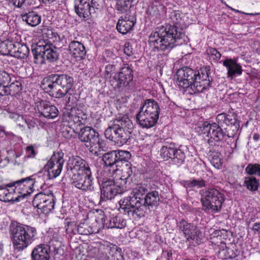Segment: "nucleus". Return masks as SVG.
<instances>
[{
  "mask_svg": "<svg viewBox=\"0 0 260 260\" xmlns=\"http://www.w3.org/2000/svg\"><path fill=\"white\" fill-rule=\"evenodd\" d=\"M164 3V0H152L147 8L148 17L155 23H160L166 13L167 8Z\"/></svg>",
  "mask_w": 260,
  "mask_h": 260,
  "instance_id": "obj_19",
  "label": "nucleus"
},
{
  "mask_svg": "<svg viewBox=\"0 0 260 260\" xmlns=\"http://www.w3.org/2000/svg\"><path fill=\"white\" fill-rule=\"evenodd\" d=\"M25 151L26 153V157L35 158L37 155V152L32 145L27 146L26 147Z\"/></svg>",
  "mask_w": 260,
  "mask_h": 260,
  "instance_id": "obj_58",
  "label": "nucleus"
},
{
  "mask_svg": "<svg viewBox=\"0 0 260 260\" xmlns=\"http://www.w3.org/2000/svg\"><path fill=\"white\" fill-rule=\"evenodd\" d=\"M8 184L0 186V201L4 202H18L19 197L13 186H7Z\"/></svg>",
  "mask_w": 260,
  "mask_h": 260,
  "instance_id": "obj_28",
  "label": "nucleus"
},
{
  "mask_svg": "<svg viewBox=\"0 0 260 260\" xmlns=\"http://www.w3.org/2000/svg\"><path fill=\"white\" fill-rule=\"evenodd\" d=\"M8 95L14 96L19 93L22 90L21 83L19 81H15L11 84L8 85Z\"/></svg>",
  "mask_w": 260,
  "mask_h": 260,
  "instance_id": "obj_43",
  "label": "nucleus"
},
{
  "mask_svg": "<svg viewBox=\"0 0 260 260\" xmlns=\"http://www.w3.org/2000/svg\"><path fill=\"white\" fill-rule=\"evenodd\" d=\"M133 80L132 65L123 63L120 71L115 74L110 81L115 89L126 91L131 89Z\"/></svg>",
  "mask_w": 260,
  "mask_h": 260,
  "instance_id": "obj_13",
  "label": "nucleus"
},
{
  "mask_svg": "<svg viewBox=\"0 0 260 260\" xmlns=\"http://www.w3.org/2000/svg\"><path fill=\"white\" fill-rule=\"evenodd\" d=\"M114 172H117L119 175L120 178L117 179L120 183L122 181L125 183V186H127V179L131 176L133 171L132 170V165L128 161H123L120 165L115 170H113Z\"/></svg>",
  "mask_w": 260,
  "mask_h": 260,
  "instance_id": "obj_30",
  "label": "nucleus"
},
{
  "mask_svg": "<svg viewBox=\"0 0 260 260\" xmlns=\"http://www.w3.org/2000/svg\"><path fill=\"white\" fill-rule=\"evenodd\" d=\"M14 6L17 8H20L24 3L25 0H9Z\"/></svg>",
  "mask_w": 260,
  "mask_h": 260,
  "instance_id": "obj_63",
  "label": "nucleus"
},
{
  "mask_svg": "<svg viewBox=\"0 0 260 260\" xmlns=\"http://www.w3.org/2000/svg\"><path fill=\"white\" fill-rule=\"evenodd\" d=\"M223 66L227 69V77L232 79L236 75H241L243 70L241 66L235 59H226L222 61Z\"/></svg>",
  "mask_w": 260,
  "mask_h": 260,
  "instance_id": "obj_29",
  "label": "nucleus"
},
{
  "mask_svg": "<svg viewBox=\"0 0 260 260\" xmlns=\"http://www.w3.org/2000/svg\"><path fill=\"white\" fill-rule=\"evenodd\" d=\"M78 132V138L83 142L88 143L86 145L89 151L92 153L98 155L99 151L103 148L104 141L100 138L98 132L89 126L80 128Z\"/></svg>",
  "mask_w": 260,
  "mask_h": 260,
  "instance_id": "obj_11",
  "label": "nucleus"
},
{
  "mask_svg": "<svg viewBox=\"0 0 260 260\" xmlns=\"http://www.w3.org/2000/svg\"><path fill=\"white\" fill-rule=\"evenodd\" d=\"M101 200L106 201L113 199L115 196L122 194L127 190L128 186L125 183H120L117 179L114 181L112 179H107L102 184Z\"/></svg>",
  "mask_w": 260,
  "mask_h": 260,
  "instance_id": "obj_14",
  "label": "nucleus"
},
{
  "mask_svg": "<svg viewBox=\"0 0 260 260\" xmlns=\"http://www.w3.org/2000/svg\"><path fill=\"white\" fill-rule=\"evenodd\" d=\"M136 23L135 17L129 12H127L119 18L116 25V29L119 33L126 35L131 32Z\"/></svg>",
  "mask_w": 260,
  "mask_h": 260,
  "instance_id": "obj_25",
  "label": "nucleus"
},
{
  "mask_svg": "<svg viewBox=\"0 0 260 260\" xmlns=\"http://www.w3.org/2000/svg\"><path fill=\"white\" fill-rule=\"evenodd\" d=\"M15 45L11 41L6 40L0 44V52L3 55H8L11 53Z\"/></svg>",
  "mask_w": 260,
  "mask_h": 260,
  "instance_id": "obj_47",
  "label": "nucleus"
},
{
  "mask_svg": "<svg viewBox=\"0 0 260 260\" xmlns=\"http://www.w3.org/2000/svg\"><path fill=\"white\" fill-rule=\"evenodd\" d=\"M244 185L247 189L251 191H257L259 186L258 180L254 177H247L245 178Z\"/></svg>",
  "mask_w": 260,
  "mask_h": 260,
  "instance_id": "obj_41",
  "label": "nucleus"
},
{
  "mask_svg": "<svg viewBox=\"0 0 260 260\" xmlns=\"http://www.w3.org/2000/svg\"><path fill=\"white\" fill-rule=\"evenodd\" d=\"M67 100L65 108L66 111H71L73 109H84L85 106L83 105H78L79 96L76 93H71L69 92L67 94Z\"/></svg>",
  "mask_w": 260,
  "mask_h": 260,
  "instance_id": "obj_38",
  "label": "nucleus"
},
{
  "mask_svg": "<svg viewBox=\"0 0 260 260\" xmlns=\"http://www.w3.org/2000/svg\"><path fill=\"white\" fill-rule=\"evenodd\" d=\"M117 155V161L118 164L120 165L123 162V161H128L131 157V154L129 152L124 150H115Z\"/></svg>",
  "mask_w": 260,
  "mask_h": 260,
  "instance_id": "obj_50",
  "label": "nucleus"
},
{
  "mask_svg": "<svg viewBox=\"0 0 260 260\" xmlns=\"http://www.w3.org/2000/svg\"><path fill=\"white\" fill-rule=\"evenodd\" d=\"M7 155L3 159L0 160V168H4L11 162L14 160V155H16V152L12 149L7 150Z\"/></svg>",
  "mask_w": 260,
  "mask_h": 260,
  "instance_id": "obj_48",
  "label": "nucleus"
},
{
  "mask_svg": "<svg viewBox=\"0 0 260 260\" xmlns=\"http://www.w3.org/2000/svg\"><path fill=\"white\" fill-rule=\"evenodd\" d=\"M45 181L43 176L34 174L30 176L22 178L8 183L7 186H13L19 201L27 199L36 190L42 188Z\"/></svg>",
  "mask_w": 260,
  "mask_h": 260,
  "instance_id": "obj_6",
  "label": "nucleus"
},
{
  "mask_svg": "<svg viewBox=\"0 0 260 260\" xmlns=\"http://www.w3.org/2000/svg\"><path fill=\"white\" fill-rule=\"evenodd\" d=\"M29 54V49L25 44H21L18 48L17 51H14V56L15 57L20 59L26 58Z\"/></svg>",
  "mask_w": 260,
  "mask_h": 260,
  "instance_id": "obj_45",
  "label": "nucleus"
},
{
  "mask_svg": "<svg viewBox=\"0 0 260 260\" xmlns=\"http://www.w3.org/2000/svg\"><path fill=\"white\" fill-rule=\"evenodd\" d=\"M10 81V75L5 71L0 70V83L9 84Z\"/></svg>",
  "mask_w": 260,
  "mask_h": 260,
  "instance_id": "obj_55",
  "label": "nucleus"
},
{
  "mask_svg": "<svg viewBox=\"0 0 260 260\" xmlns=\"http://www.w3.org/2000/svg\"><path fill=\"white\" fill-rule=\"evenodd\" d=\"M205 54L210 60L218 61L221 58V53L215 48L208 47L206 49Z\"/></svg>",
  "mask_w": 260,
  "mask_h": 260,
  "instance_id": "obj_44",
  "label": "nucleus"
},
{
  "mask_svg": "<svg viewBox=\"0 0 260 260\" xmlns=\"http://www.w3.org/2000/svg\"><path fill=\"white\" fill-rule=\"evenodd\" d=\"M43 37L47 38L48 39H51L53 38V31L51 29L48 28H44L42 31Z\"/></svg>",
  "mask_w": 260,
  "mask_h": 260,
  "instance_id": "obj_59",
  "label": "nucleus"
},
{
  "mask_svg": "<svg viewBox=\"0 0 260 260\" xmlns=\"http://www.w3.org/2000/svg\"><path fill=\"white\" fill-rule=\"evenodd\" d=\"M136 119L137 123L142 127L149 128L155 125L158 118L140 110L136 115Z\"/></svg>",
  "mask_w": 260,
  "mask_h": 260,
  "instance_id": "obj_27",
  "label": "nucleus"
},
{
  "mask_svg": "<svg viewBox=\"0 0 260 260\" xmlns=\"http://www.w3.org/2000/svg\"><path fill=\"white\" fill-rule=\"evenodd\" d=\"M225 249H223L220 252V254L223 255V258L225 259H233L237 255V250L234 246L232 247L224 246Z\"/></svg>",
  "mask_w": 260,
  "mask_h": 260,
  "instance_id": "obj_42",
  "label": "nucleus"
},
{
  "mask_svg": "<svg viewBox=\"0 0 260 260\" xmlns=\"http://www.w3.org/2000/svg\"><path fill=\"white\" fill-rule=\"evenodd\" d=\"M172 255V253L171 250H163L162 253V256L166 257H167L168 260H170V257Z\"/></svg>",
  "mask_w": 260,
  "mask_h": 260,
  "instance_id": "obj_64",
  "label": "nucleus"
},
{
  "mask_svg": "<svg viewBox=\"0 0 260 260\" xmlns=\"http://www.w3.org/2000/svg\"><path fill=\"white\" fill-rule=\"evenodd\" d=\"M183 185L186 188H192L194 187L202 188L206 186V182L203 179L183 181Z\"/></svg>",
  "mask_w": 260,
  "mask_h": 260,
  "instance_id": "obj_46",
  "label": "nucleus"
},
{
  "mask_svg": "<svg viewBox=\"0 0 260 260\" xmlns=\"http://www.w3.org/2000/svg\"><path fill=\"white\" fill-rule=\"evenodd\" d=\"M159 155L164 161H170L173 164L180 166L186 158L185 150L182 146L177 145L173 141L165 140L159 150Z\"/></svg>",
  "mask_w": 260,
  "mask_h": 260,
  "instance_id": "obj_8",
  "label": "nucleus"
},
{
  "mask_svg": "<svg viewBox=\"0 0 260 260\" xmlns=\"http://www.w3.org/2000/svg\"><path fill=\"white\" fill-rule=\"evenodd\" d=\"M8 84L0 83V95L5 96L8 95Z\"/></svg>",
  "mask_w": 260,
  "mask_h": 260,
  "instance_id": "obj_61",
  "label": "nucleus"
},
{
  "mask_svg": "<svg viewBox=\"0 0 260 260\" xmlns=\"http://www.w3.org/2000/svg\"><path fill=\"white\" fill-rule=\"evenodd\" d=\"M53 48L54 46L49 42L40 41L36 45L32 46V53L35 63H42L45 58L50 62L56 61L58 57L57 52Z\"/></svg>",
  "mask_w": 260,
  "mask_h": 260,
  "instance_id": "obj_12",
  "label": "nucleus"
},
{
  "mask_svg": "<svg viewBox=\"0 0 260 260\" xmlns=\"http://www.w3.org/2000/svg\"><path fill=\"white\" fill-rule=\"evenodd\" d=\"M56 202V199L53 193L46 194L40 192L35 196L32 204L37 208L38 214L47 215L54 209Z\"/></svg>",
  "mask_w": 260,
  "mask_h": 260,
  "instance_id": "obj_15",
  "label": "nucleus"
},
{
  "mask_svg": "<svg viewBox=\"0 0 260 260\" xmlns=\"http://www.w3.org/2000/svg\"><path fill=\"white\" fill-rule=\"evenodd\" d=\"M60 133L63 137L67 139L75 137L78 133L77 127L73 126V124L62 123L61 126Z\"/></svg>",
  "mask_w": 260,
  "mask_h": 260,
  "instance_id": "obj_39",
  "label": "nucleus"
},
{
  "mask_svg": "<svg viewBox=\"0 0 260 260\" xmlns=\"http://www.w3.org/2000/svg\"><path fill=\"white\" fill-rule=\"evenodd\" d=\"M21 17L23 21L32 27L38 25L41 22V17L37 12L31 11L28 12H22Z\"/></svg>",
  "mask_w": 260,
  "mask_h": 260,
  "instance_id": "obj_36",
  "label": "nucleus"
},
{
  "mask_svg": "<svg viewBox=\"0 0 260 260\" xmlns=\"http://www.w3.org/2000/svg\"><path fill=\"white\" fill-rule=\"evenodd\" d=\"M88 225L84 223H81L78 224L76 234L88 235L90 234L89 231L87 229Z\"/></svg>",
  "mask_w": 260,
  "mask_h": 260,
  "instance_id": "obj_53",
  "label": "nucleus"
},
{
  "mask_svg": "<svg viewBox=\"0 0 260 260\" xmlns=\"http://www.w3.org/2000/svg\"><path fill=\"white\" fill-rule=\"evenodd\" d=\"M95 221L99 224L100 229H123L126 225V221L121 213L113 214L107 217L103 211H101L99 216L95 218Z\"/></svg>",
  "mask_w": 260,
  "mask_h": 260,
  "instance_id": "obj_16",
  "label": "nucleus"
},
{
  "mask_svg": "<svg viewBox=\"0 0 260 260\" xmlns=\"http://www.w3.org/2000/svg\"><path fill=\"white\" fill-rule=\"evenodd\" d=\"M228 237V231L225 230H218L215 231L211 235V240L213 244L219 247L224 248L225 245V241Z\"/></svg>",
  "mask_w": 260,
  "mask_h": 260,
  "instance_id": "obj_34",
  "label": "nucleus"
},
{
  "mask_svg": "<svg viewBox=\"0 0 260 260\" xmlns=\"http://www.w3.org/2000/svg\"><path fill=\"white\" fill-rule=\"evenodd\" d=\"M183 14L179 10L169 11L167 19L169 25L156 28L150 34L148 40L151 48L150 54L156 56L158 59L165 55L161 52H170L175 46L177 40L181 39L184 34L179 27L183 23Z\"/></svg>",
  "mask_w": 260,
  "mask_h": 260,
  "instance_id": "obj_1",
  "label": "nucleus"
},
{
  "mask_svg": "<svg viewBox=\"0 0 260 260\" xmlns=\"http://www.w3.org/2000/svg\"><path fill=\"white\" fill-rule=\"evenodd\" d=\"M211 162L216 168H218L221 165L220 159L218 156H214L211 160Z\"/></svg>",
  "mask_w": 260,
  "mask_h": 260,
  "instance_id": "obj_62",
  "label": "nucleus"
},
{
  "mask_svg": "<svg viewBox=\"0 0 260 260\" xmlns=\"http://www.w3.org/2000/svg\"><path fill=\"white\" fill-rule=\"evenodd\" d=\"M50 254L49 246L40 244L33 249L31 255L33 260H49Z\"/></svg>",
  "mask_w": 260,
  "mask_h": 260,
  "instance_id": "obj_31",
  "label": "nucleus"
},
{
  "mask_svg": "<svg viewBox=\"0 0 260 260\" xmlns=\"http://www.w3.org/2000/svg\"><path fill=\"white\" fill-rule=\"evenodd\" d=\"M106 56L104 57V60L105 62H110V60H108L107 58L110 57L112 59H114L116 58V55L111 51L107 50L105 52Z\"/></svg>",
  "mask_w": 260,
  "mask_h": 260,
  "instance_id": "obj_60",
  "label": "nucleus"
},
{
  "mask_svg": "<svg viewBox=\"0 0 260 260\" xmlns=\"http://www.w3.org/2000/svg\"><path fill=\"white\" fill-rule=\"evenodd\" d=\"M93 178L91 172L76 174L72 176V184L77 188L83 191H92Z\"/></svg>",
  "mask_w": 260,
  "mask_h": 260,
  "instance_id": "obj_21",
  "label": "nucleus"
},
{
  "mask_svg": "<svg viewBox=\"0 0 260 260\" xmlns=\"http://www.w3.org/2000/svg\"><path fill=\"white\" fill-rule=\"evenodd\" d=\"M201 201L206 210L214 213L219 212L224 201V196L215 188H208L201 191Z\"/></svg>",
  "mask_w": 260,
  "mask_h": 260,
  "instance_id": "obj_10",
  "label": "nucleus"
},
{
  "mask_svg": "<svg viewBox=\"0 0 260 260\" xmlns=\"http://www.w3.org/2000/svg\"><path fill=\"white\" fill-rule=\"evenodd\" d=\"M144 112L155 116L159 118L160 108L158 103L153 99L146 100L142 107L140 108Z\"/></svg>",
  "mask_w": 260,
  "mask_h": 260,
  "instance_id": "obj_35",
  "label": "nucleus"
},
{
  "mask_svg": "<svg viewBox=\"0 0 260 260\" xmlns=\"http://www.w3.org/2000/svg\"><path fill=\"white\" fill-rule=\"evenodd\" d=\"M84 109H73L69 111H64L63 113L62 119L64 122L70 124H72L73 126L76 127L83 124V120L86 117Z\"/></svg>",
  "mask_w": 260,
  "mask_h": 260,
  "instance_id": "obj_24",
  "label": "nucleus"
},
{
  "mask_svg": "<svg viewBox=\"0 0 260 260\" xmlns=\"http://www.w3.org/2000/svg\"><path fill=\"white\" fill-rule=\"evenodd\" d=\"M64 155L61 150L53 152L47 161L44 170L47 171L49 178H55L60 175L64 162Z\"/></svg>",
  "mask_w": 260,
  "mask_h": 260,
  "instance_id": "obj_17",
  "label": "nucleus"
},
{
  "mask_svg": "<svg viewBox=\"0 0 260 260\" xmlns=\"http://www.w3.org/2000/svg\"><path fill=\"white\" fill-rule=\"evenodd\" d=\"M37 109L40 115L48 119H54L59 113L56 107L47 101L40 102L37 105Z\"/></svg>",
  "mask_w": 260,
  "mask_h": 260,
  "instance_id": "obj_26",
  "label": "nucleus"
},
{
  "mask_svg": "<svg viewBox=\"0 0 260 260\" xmlns=\"http://www.w3.org/2000/svg\"><path fill=\"white\" fill-rule=\"evenodd\" d=\"M216 122L222 126H234L236 130H238L240 127V121L238 119V115L232 108L225 112L218 114L216 117Z\"/></svg>",
  "mask_w": 260,
  "mask_h": 260,
  "instance_id": "obj_23",
  "label": "nucleus"
},
{
  "mask_svg": "<svg viewBox=\"0 0 260 260\" xmlns=\"http://www.w3.org/2000/svg\"><path fill=\"white\" fill-rule=\"evenodd\" d=\"M100 249L104 250L107 260H123L121 249L116 245H101Z\"/></svg>",
  "mask_w": 260,
  "mask_h": 260,
  "instance_id": "obj_32",
  "label": "nucleus"
},
{
  "mask_svg": "<svg viewBox=\"0 0 260 260\" xmlns=\"http://www.w3.org/2000/svg\"><path fill=\"white\" fill-rule=\"evenodd\" d=\"M115 68V66L112 64H109L105 66L104 76L106 79H109L111 77L112 73L114 71Z\"/></svg>",
  "mask_w": 260,
  "mask_h": 260,
  "instance_id": "obj_54",
  "label": "nucleus"
},
{
  "mask_svg": "<svg viewBox=\"0 0 260 260\" xmlns=\"http://www.w3.org/2000/svg\"><path fill=\"white\" fill-rule=\"evenodd\" d=\"M245 172L249 175H258L260 176V164H248L245 169Z\"/></svg>",
  "mask_w": 260,
  "mask_h": 260,
  "instance_id": "obj_52",
  "label": "nucleus"
},
{
  "mask_svg": "<svg viewBox=\"0 0 260 260\" xmlns=\"http://www.w3.org/2000/svg\"><path fill=\"white\" fill-rule=\"evenodd\" d=\"M117 157L116 152L114 150L104 154L103 156V160L106 166L112 167L115 166L116 168H118L120 165L118 164Z\"/></svg>",
  "mask_w": 260,
  "mask_h": 260,
  "instance_id": "obj_40",
  "label": "nucleus"
},
{
  "mask_svg": "<svg viewBox=\"0 0 260 260\" xmlns=\"http://www.w3.org/2000/svg\"><path fill=\"white\" fill-rule=\"evenodd\" d=\"M159 200L158 191L155 190L147 193L143 200H141V204L139 206L136 214L140 217L144 216L145 213L149 208V207L157 206Z\"/></svg>",
  "mask_w": 260,
  "mask_h": 260,
  "instance_id": "obj_22",
  "label": "nucleus"
},
{
  "mask_svg": "<svg viewBox=\"0 0 260 260\" xmlns=\"http://www.w3.org/2000/svg\"><path fill=\"white\" fill-rule=\"evenodd\" d=\"M177 228L186 238V242L194 241L199 245L202 238L200 230L192 223H189L184 219H181L177 222Z\"/></svg>",
  "mask_w": 260,
  "mask_h": 260,
  "instance_id": "obj_18",
  "label": "nucleus"
},
{
  "mask_svg": "<svg viewBox=\"0 0 260 260\" xmlns=\"http://www.w3.org/2000/svg\"><path fill=\"white\" fill-rule=\"evenodd\" d=\"M147 191V187L144 185L138 184L133 189L132 196L125 197L119 201L120 208L128 214L131 212L136 214L141 204V200L145 198Z\"/></svg>",
  "mask_w": 260,
  "mask_h": 260,
  "instance_id": "obj_9",
  "label": "nucleus"
},
{
  "mask_svg": "<svg viewBox=\"0 0 260 260\" xmlns=\"http://www.w3.org/2000/svg\"><path fill=\"white\" fill-rule=\"evenodd\" d=\"M64 226L67 234H76L77 228H78L77 222L76 221H69L67 219L65 220Z\"/></svg>",
  "mask_w": 260,
  "mask_h": 260,
  "instance_id": "obj_51",
  "label": "nucleus"
},
{
  "mask_svg": "<svg viewBox=\"0 0 260 260\" xmlns=\"http://www.w3.org/2000/svg\"><path fill=\"white\" fill-rule=\"evenodd\" d=\"M75 2L80 3L82 4H87L88 5H91L93 9L94 12L95 9H98L99 4L96 2H93V0H75Z\"/></svg>",
  "mask_w": 260,
  "mask_h": 260,
  "instance_id": "obj_57",
  "label": "nucleus"
},
{
  "mask_svg": "<svg viewBox=\"0 0 260 260\" xmlns=\"http://www.w3.org/2000/svg\"><path fill=\"white\" fill-rule=\"evenodd\" d=\"M67 169L73 175L91 172L88 162L78 156L69 157L67 164Z\"/></svg>",
  "mask_w": 260,
  "mask_h": 260,
  "instance_id": "obj_20",
  "label": "nucleus"
},
{
  "mask_svg": "<svg viewBox=\"0 0 260 260\" xmlns=\"http://www.w3.org/2000/svg\"><path fill=\"white\" fill-rule=\"evenodd\" d=\"M210 73L209 66L201 68L197 74L190 68L182 67L176 72V84L180 89L187 90L190 94L202 92L211 86Z\"/></svg>",
  "mask_w": 260,
  "mask_h": 260,
  "instance_id": "obj_2",
  "label": "nucleus"
},
{
  "mask_svg": "<svg viewBox=\"0 0 260 260\" xmlns=\"http://www.w3.org/2000/svg\"><path fill=\"white\" fill-rule=\"evenodd\" d=\"M133 0H117L116 8L119 11L123 12L126 11L131 6Z\"/></svg>",
  "mask_w": 260,
  "mask_h": 260,
  "instance_id": "obj_49",
  "label": "nucleus"
},
{
  "mask_svg": "<svg viewBox=\"0 0 260 260\" xmlns=\"http://www.w3.org/2000/svg\"><path fill=\"white\" fill-rule=\"evenodd\" d=\"M111 122V125L105 131V137L118 145L126 143L134 127L132 120L127 115H122Z\"/></svg>",
  "mask_w": 260,
  "mask_h": 260,
  "instance_id": "obj_4",
  "label": "nucleus"
},
{
  "mask_svg": "<svg viewBox=\"0 0 260 260\" xmlns=\"http://www.w3.org/2000/svg\"><path fill=\"white\" fill-rule=\"evenodd\" d=\"M123 52L127 56H131L134 53V49L129 42H126L124 45Z\"/></svg>",
  "mask_w": 260,
  "mask_h": 260,
  "instance_id": "obj_56",
  "label": "nucleus"
},
{
  "mask_svg": "<svg viewBox=\"0 0 260 260\" xmlns=\"http://www.w3.org/2000/svg\"><path fill=\"white\" fill-rule=\"evenodd\" d=\"M74 9L76 13L84 20H88L93 10L91 5L82 4L75 2Z\"/></svg>",
  "mask_w": 260,
  "mask_h": 260,
  "instance_id": "obj_37",
  "label": "nucleus"
},
{
  "mask_svg": "<svg viewBox=\"0 0 260 260\" xmlns=\"http://www.w3.org/2000/svg\"><path fill=\"white\" fill-rule=\"evenodd\" d=\"M73 85L72 77L65 74H52L43 79L41 88L50 96L60 99L70 92Z\"/></svg>",
  "mask_w": 260,
  "mask_h": 260,
  "instance_id": "obj_3",
  "label": "nucleus"
},
{
  "mask_svg": "<svg viewBox=\"0 0 260 260\" xmlns=\"http://www.w3.org/2000/svg\"><path fill=\"white\" fill-rule=\"evenodd\" d=\"M69 50L71 56L75 58H83L86 51L83 44L77 41H72L69 45Z\"/></svg>",
  "mask_w": 260,
  "mask_h": 260,
  "instance_id": "obj_33",
  "label": "nucleus"
},
{
  "mask_svg": "<svg viewBox=\"0 0 260 260\" xmlns=\"http://www.w3.org/2000/svg\"><path fill=\"white\" fill-rule=\"evenodd\" d=\"M9 232L13 248L17 252L25 249L35 240L37 234L35 228L16 221L11 223Z\"/></svg>",
  "mask_w": 260,
  "mask_h": 260,
  "instance_id": "obj_5",
  "label": "nucleus"
},
{
  "mask_svg": "<svg viewBox=\"0 0 260 260\" xmlns=\"http://www.w3.org/2000/svg\"><path fill=\"white\" fill-rule=\"evenodd\" d=\"M222 127L216 122L212 123L204 122L200 126L202 133L209 138L208 143L210 146H215L216 143L226 141L227 138H234L235 133H230L226 128L223 129Z\"/></svg>",
  "mask_w": 260,
  "mask_h": 260,
  "instance_id": "obj_7",
  "label": "nucleus"
}]
</instances>
